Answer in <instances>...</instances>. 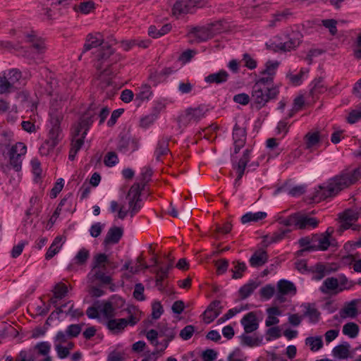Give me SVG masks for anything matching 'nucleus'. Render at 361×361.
Returning a JSON list of instances; mask_svg holds the SVG:
<instances>
[{
    "label": "nucleus",
    "instance_id": "a211bd4d",
    "mask_svg": "<svg viewBox=\"0 0 361 361\" xmlns=\"http://www.w3.org/2000/svg\"><path fill=\"white\" fill-rule=\"evenodd\" d=\"M26 40L31 44V47L34 49L37 54H42L45 51L47 47L43 39L37 37L33 32L25 35Z\"/></svg>",
    "mask_w": 361,
    "mask_h": 361
},
{
    "label": "nucleus",
    "instance_id": "9b49d317",
    "mask_svg": "<svg viewBox=\"0 0 361 361\" xmlns=\"http://www.w3.org/2000/svg\"><path fill=\"white\" fill-rule=\"evenodd\" d=\"M219 300L212 301L203 313V319L207 324L213 322L221 313L222 310Z\"/></svg>",
    "mask_w": 361,
    "mask_h": 361
},
{
    "label": "nucleus",
    "instance_id": "f704fd0d",
    "mask_svg": "<svg viewBox=\"0 0 361 361\" xmlns=\"http://www.w3.org/2000/svg\"><path fill=\"white\" fill-rule=\"evenodd\" d=\"M357 314V310L356 307V303L355 300L351 301L347 305H345L341 311L340 316L342 318L347 317L354 318Z\"/></svg>",
    "mask_w": 361,
    "mask_h": 361
},
{
    "label": "nucleus",
    "instance_id": "6e6d98bb",
    "mask_svg": "<svg viewBox=\"0 0 361 361\" xmlns=\"http://www.w3.org/2000/svg\"><path fill=\"white\" fill-rule=\"evenodd\" d=\"M95 8V4L92 1H87L81 2L76 8L77 11H80L82 13L87 14L90 13Z\"/></svg>",
    "mask_w": 361,
    "mask_h": 361
},
{
    "label": "nucleus",
    "instance_id": "e2e57ef3",
    "mask_svg": "<svg viewBox=\"0 0 361 361\" xmlns=\"http://www.w3.org/2000/svg\"><path fill=\"white\" fill-rule=\"evenodd\" d=\"M322 25L327 28L330 34L333 36L337 34L338 30L336 27L337 21L334 19H324L322 20Z\"/></svg>",
    "mask_w": 361,
    "mask_h": 361
},
{
    "label": "nucleus",
    "instance_id": "1a4fd4ad",
    "mask_svg": "<svg viewBox=\"0 0 361 361\" xmlns=\"http://www.w3.org/2000/svg\"><path fill=\"white\" fill-rule=\"evenodd\" d=\"M188 36L190 43H200L214 37L209 26L207 27H193Z\"/></svg>",
    "mask_w": 361,
    "mask_h": 361
},
{
    "label": "nucleus",
    "instance_id": "72a5a7b5",
    "mask_svg": "<svg viewBox=\"0 0 361 361\" xmlns=\"http://www.w3.org/2000/svg\"><path fill=\"white\" fill-rule=\"evenodd\" d=\"M107 262H109V259L106 254L99 253L94 255L92 262V271L97 269L105 270L106 269V265Z\"/></svg>",
    "mask_w": 361,
    "mask_h": 361
},
{
    "label": "nucleus",
    "instance_id": "423d86ee",
    "mask_svg": "<svg viewBox=\"0 0 361 361\" xmlns=\"http://www.w3.org/2000/svg\"><path fill=\"white\" fill-rule=\"evenodd\" d=\"M135 310L134 307H128L126 310L130 314L128 318H122V319H111L106 323L107 328L114 332H121L123 331L128 325L134 326L135 325L139 319L136 317L133 314V311Z\"/></svg>",
    "mask_w": 361,
    "mask_h": 361
},
{
    "label": "nucleus",
    "instance_id": "f3484780",
    "mask_svg": "<svg viewBox=\"0 0 361 361\" xmlns=\"http://www.w3.org/2000/svg\"><path fill=\"white\" fill-rule=\"evenodd\" d=\"M155 274V286L160 292H164L168 286V282L166 281L169 277V274L164 269L159 267L156 268L151 271Z\"/></svg>",
    "mask_w": 361,
    "mask_h": 361
},
{
    "label": "nucleus",
    "instance_id": "4c0bfd02",
    "mask_svg": "<svg viewBox=\"0 0 361 361\" xmlns=\"http://www.w3.org/2000/svg\"><path fill=\"white\" fill-rule=\"evenodd\" d=\"M350 345L348 343L336 346L333 349L334 356L339 359H345L349 355Z\"/></svg>",
    "mask_w": 361,
    "mask_h": 361
},
{
    "label": "nucleus",
    "instance_id": "cd10ccee",
    "mask_svg": "<svg viewBox=\"0 0 361 361\" xmlns=\"http://www.w3.org/2000/svg\"><path fill=\"white\" fill-rule=\"evenodd\" d=\"M112 73L113 71L110 67L106 68L99 73L98 79L100 80L99 86L102 90H104L111 85V78L109 75Z\"/></svg>",
    "mask_w": 361,
    "mask_h": 361
},
{
    "label": "nucleus",
    "instance_id": "680f3d73",
    "mask_svg": "<svg viewBox=\"0 0 361 361\" xmlns=\"http://www.w3.org/2000/svg\"><path fill=\"white\" fill-rule=\"evenodd\" d=\"M83 326V323L78 324H71L67 326L66 331L71 338H75L80 334Z\"/></svg>",
    "mask_w": 361,
    "mask_h": 361
},
{
    "label": "nucleus",
    "instance_id": "aec40b11",
    "mask_svg": "<svg viewBox=\"0 0 361 361\" xmlns=\"http://www.w3.org/2000/svg\"><path fill=\"white\" fill-rule=\"evenodd\" d=\"M123 234V229L121 227L114 226L109 229L104 243L108 244H116L119 242Z\"/></svg>",
    "mask_w": 361,
    "mask_h": 361
},
{
    "label": "nucleus",
    "instance_id": "49530a36",
    "mask_svg": "<svg viewBox=\"0 0 361 361\" xmlns=\"http://www.w3.org/2000/svg\"><path fill=\"white\" fill-rule=\"evenodd\" d=\"M290 15V13L288 10L275 13L272 19L269 20V27H274L276 26L277 23L285 21Z\"/></svg>",
    "mask_w": 361,
    "mask_h": 361
},
{
    "label": "nucleus",
    "instance_id": "052dcab7",
    "mask_svg": "<svg viewBox=\"0 0 361 361\" xmlns=\"http://www.w3.org/2000/svg\"><path fill=\"white\" fill-rule=\"evenodd\" d=\"M68 293V287L66 284L59 283L54 286V295L56 298L62 299Z\"/></svg>",
    "mask_w": 361,
    "mask_h": 361
},
{
    "label": "nucleus",
    "instance_id": "f03ea898",
    "mask_svg": "<svg viewBox=\"0 0 361 361\" xmlns=\"http://www.w3.org/2000/svg\"><path fill=\"white\" fill-rule=\"evenodd\" d=\"M279 94V85L269 84L267 82V80L257 79L252 88V105L257 109H260L270 100L276 99Z\"/></svg>",
    "mask_w": 361,
    "mask_h": 361
},
{
    "label": "nucleus",
    "instance_id": "ea45409f",
    "mask_svg": "<svg viewBox=\"0 0 361 361\" xmlns=\"http://www.w3.org/2000/svg\"><path fill=\"white\" fill-rule=\"evenodd\" d=\"M298 217L299 212H296L288 216L287 218L279 217L277 221L279 224L285 226H295L298 228Z\"/></svg>",
    "mask_w": 361,
    "mask_h": 361
},
{
    "label": "nucleus",
    "instance_id": "a19ab883",
    "mask_svg": "<svg viewBox=\"0 0 361 361\" xmlns=\"http://www.w3.org/2000/svg\"><path fill=\"white\" fill-rule=\"evenodd\" d=\"M305 344L309 345L313 352L317 351L323 347V341L321 336H310L305 339Z\"/></svg>",
    "mask_w": 361,
    "mask_h": 361
},
{
    "label": "nucleus",
    "instance_id": "c9c22d12",
    "mask_svg": "<svg viewBox=\"0 0 361 361\" xmlns=\"http://www.w3.org/2000/svg\"><path fill=\"white\" fill-rule=\"evenodd\" d=\"M99 312L107 319L113 318L115 316V307L111 302H99Z\"/></svg>",
    "mask_w": 361,
    "mask_h": 361
},
{
    "label": "nucleus",
    "instance_id": "338daca9",
    "mask_svg": "<svg viewBox=\"0 0 361 361\" xmlns=\"http://www.w3.org/2000/svg\"><path fill=\"white\" fill-rule=\"evenodd\" d=\"M104 162L106 166H115L118 162L117 154L114 152H108L104 157Z\"/></svg>",
    "mask_w": 361,
    "mask_h": 361
},
{
    "label": "nucleus",
    "instance_id": "c03bdc74",
    "mask_svg": "<svg viewBox=\"0 0 361 361\" xmlns=\"http://www.w3.org/2000/svg\"><path fill=\"white\" fill-rule=\"evenodd\" d=\"M246 130L245 128L240 127L238 124H235L233 129V142L242 141L243 142H246Z\"/></svg>",
    "mask_w": 361,
    "mask_h": 361
},
{
    "label": "nucleus",
    "instance_id": "13d9d810",
    "mask_svg": "<svg viewBox=\"0 0 361 361\" xmlns=\"http://www.w3.org/2000/svg\"><path fill=\"white\" fill-rule=\"evenodd\" d=\"M360 119H361V103L349 113V115L347 117V121L350 124H353L357 122Z\"/></svg>",
    "mask_w": 361,
    "mask_h": 361
},
{
    "label": "nucleus",
    "instance_id": "8fccbe9b",
    "mask_svg": "<svg viewBox=\"0 0 361 361\" xmlns=\"http://www.w3.org/2000/svg\"><path fill=\"white\" fill-rule=\"evenodd\" d=\"M152 94L151 87L149 85H142L139 92L135 94V100L143 102L149 98Z\"/></svg>",
    "mask_w": 361,
    "mask_h": 361
},
{
    "label": "nucleus",
    "instance_id": "b1692460",
    "mask_svg": "<svg viewBox=\"0 0 361 361\" xmlns=\"http://www.w3.org/2000/svg\"><path fill=\"white\" fill-rule=\"evenodd\" d=\"M114 42L115 40H111V42ZM112 43L109 42H104L102 46L97 50L96 57L97 60L99 61H106L109 59L114 53V50L111 48Z\"/></svg>",
    "mask_w": 361,
    "mask_h": 361
},
{
    "label": "nucleus",
    "instance_id": "864d4df0",
    "mask_svg": "<svg viewBox=\"0 0 361 361\" xmlns=\"http://www.w3.org/2000/svg\"><path fill=\"white\" fill-rule=\"evenodd\" d=\"M142 184L141 183H134L130 188L127 195V198L135 197L141 199V192L143 190Z\"/></svg>",
    "mask_w": 361,
    "mask_h": 361
},
{
    "label": "nucleus",
    "instance_id": "473e14b6",
    "mask_svg": "<svg viewBox=\"0 0 361 361\" xmlns=\"http://www.w3.org/2000/svg\"><path fill=\"white\" fill-rule=\"evenodd\" d=\"M267 214L264 212H257L256 213L247 212L241 217L242 224H245L251 221L257 222L267 217Z\"/></svg>",
    "mask_w": 361,
    "mask_h": 361
},
{
    "label": "nucleus",
    "instance_id": "5fc2aeb1",
    "mask_svg": "<svg viewBox=\"0 0 361 361\" xmlns=\"http://www.w3.org/2000/svg\"><path fill=\"white\" fill-rule=\"evenodd\" d=\"M153 171L149 166H145L141 170L140 176V183L142 184V188H145L146 184L151 180Z\"/></svg>",
    "mask_w": 361,
    "mask_h": 361
},
{
    "label": "nucleus",
    "instance_id": "dca6fc26",
    "mask_svg": "<svg viewBox=\"0 0 361 361\" xmlns=\"http://www.w3.org/2000/svg\"><path fill=\"white\" fill-rule=\"evenodd\" d=\"M301 37L302 35L299 32H293L289 35V39L284 43H280L278 47L283 51H290L299 46Z\"/></svg>",
    "mask_w": 361,
    "mask_h": 361
},
{
    "label": "nucleus",
    "instance_id": "f257e3e1",
    "mask_svg": "<svg viewBox=\"0 0 361 361\" xmlns=\"http://www.w3.org/2000/svg\"><path fill=\"white\" fill-rule=\"evenodd\" d=\"M361 178V166L352 171H343L329 180L326 185H319L311 197L312 202H319L337 195L341 190L354 184Z\"/></svg>",
    "mask_w": 361,
    "mask_h": 361
},
{
    "label": "nucleus",
    "instance_id": "37998d69",
    "mask_svg": "<svg viewBox=\"0 0 361 361\" xmlns=\"http://www.w3.org/2000/svg\"><path fill=\"white\" fill-rule=\"evenodd\" d=\"M128 199V210L130 217H133L142 208L141 199L130 197Z\"/></svg>",
    "mask_w": 361,
    "mask_h": 361
},
{
    "label": "nucleus",
    "instance_id": "0eeeda50",
    "mask_svg": "<svg viewBox=\"0 0 361 361\" xmlns=\"http://www.w3.org/2000/svg\"><path fill=\"white\" fill-rule=\"evenodd\" d=\"M26 152L27 147L23 142H17L9 150V164L17 172L21 170L22 157Z\"/></svg>",
    "mask_w": 361,
    "mask_h": 361
},
{
    "label": "nucleus",
    "instance_id": "393cba45",
    "mask_svg": "<svg viewBox=\"0 0 361 361\" xmlns=\"http://www.w3.org/2000/svg\"><path fill=\"white\" fill-rule=\"evenodd\" d=\"M279 292L282 295H295L296 287L291 281L281 279L277 283Z\"/></svg>",
    "mask_w": 361,
    "mask_h": 361
},
{
    "label": "nucleus",
    "instance_id": "603ef678",
    "mask_svg": "<svg viewBox=\"0 0 361 361\" xmlns=\"http://www.w3.org/2000/svg\"><path fill=\"white\" fill-rule=\"evenodd\" d=\"M92 274V278L99 281L101 283L108 285L111 282V278L109 276H107L103 271L102 270H95L93 273V271L89 274V276Z\"/></svg>",
    "mask_w": 361,
    "mask_h": 361
},
{
    "label": "nucleus",
    "instance_id": "3c124183",
    "mask_svg": "<svg viewBox=\"0 0 361 361\" xmlns=\"http://www.w3.org/2000/svg\"><path fill=\"white\" fill-rule=\"evenodd\" d=\"M242 344L249 347L258 346L262 343V338L259 337H252L247 335H242Z\"/></svg>",
    "mask_w": 361,
    "mask_h": 361
},
{
    "label": "nucleus",
    "instance_id": "774afa93",
    "mask_svg": "<svg viewBox=\"0 0 361 361\" xmlns=\"http://www.w3.org/2000/svg\"><path fill=\"white\" fill-rule=\"evenodd\" d=\"M194 332V326L187 325L180 331L179 336L183 340L188 341L192 336Z\"/></svg>",
    "mask_w": 361,
    "mask_h": 361
},
{
    "label": "nucleus",
    "instance_id": "0e129e2a",
    "mask_svg": "<svg viewBox=\"0 0 361 361\" xmlns=\"http://www.w3.org/2000/svg\"><path fill=\"white\" fill-rule=\"evenodd\" d=\"M305 315L308 317L312 322L316 323L319 321L320 313L316 308L308 305Z\"/></svg>",
    "mask_w": 361,
    "mask_h": 361
},
{
    "label": "nucleus",
    "instance_id": "6e6552de",
    "mask_svg": "<svg viewBox=\"0 0 361 361\" xmlns=\"http://www.w3.org/2000/svg\"><path fill=\"white\" fill-rule=\"evenodd\" d=\"M312 240L313 241V245L311 246H308L305 249V250L307 251H313V250H326L330 246L336 247L337 245V242L336 239H329L322 235V233H317L312 236Z\"/></svg>",
    "mask_w": 361,
    "mask_h": 361
},
{
    "label": "nucleus",
    "instance_id": "6ab92c4d",
    "mask_svg": "<svg viewBox=\"0 0 361 361\" xmlns=\"http://www.w3.org/2000/svg\"><path fill=\"white\" fill-rule=\"evenodd\" d=\"M194 10L190 0H177L172 9L173 15L191 13Z\"/></svg>",
    "mask_w": 361,
    "mask_h": 361
},
{
    "label": "nucleus",
    "instance_id": "20e7f679",
    "mask_svg": "<svg viewBox=\"0 0 361 361\" xmlns=\"http://www.w3.org/2000/svg\"><path fill=\"white\" fill-rule=\"evenodd\" d=\"M50 123L51 127L49 131L48 139L44 145L48 147V150L53 149L62 139L60 123L63 120V113L61 102L53 100L49 110Z\"/></svg>",
    "mask_w": 361,
    "mask_h": 361
},
{
    "label": "nucleus",
    "instance_id": "a878e982",
    "mask_svg": "<svg viewBox=\"0 0 361 361\" xmlns=\"http://www.w3.org/2000/svg\"><path fill=\"white\" fill-rule=\"evenodd\" d=\"M169 152V139L163 138L159 140L154 151V156L156 157V160L157 161H161V157L166 155Z\"/></svg>",
    "mask_w": 361,
    "mask_h": 361
},
{
    "label": "nucleus",
    "instance_id": "ddd939ff",
    "mask_svg": "<svg viewBox=\"0 0 361 361\" xmlns=\"http://www.w3.org/2000/svg\"><path fill=\"white\" fill-rule=\"evenodd\" d=\"M279 66V62L277 61H268L265 63V68L260 72L262 77L259 79H264L267 80H271L270 82L267 81L269 84L274 83V78L276 75V70Z\"/></svg>",
    "mask_w": 361,
    "mask_h": 361
},
{
    "label": "nucleus",
    "instance_id": "bf43d9fd",
    "mask_svg": "<svg viewBox=\"0 0 361 361\" xmlns=\"http://www.w3.org/2000/svg\"><path fill=\"white\" fill-rule=\"evenodd\" d=\"M291 231L290 229H280L279 231L274 232L271 236L269 237V243H277L283 240L286 235ZM268 238V236H267Z\"/></svg>",
    "mask_w": 361,
    "mask_h": 361
},
{
    "label": "nucleus",
    "instance_id": "4be33fe9",
    "mask_svg": "<svg viewBox=\"0 0 361 361\" xmlns=\"http://www.w3.org/2000/svg\"><path fill=\"white\" fill-rule=\"evenodd\" d=\"M338 279L335 277H329L326 278L322 283V286H320L319 290L322 293L329 294V293H338Z\"/></svg>",
    "mask_w": 361,
    "mask_h": 361
},
{
    "label": "nucleus",
    "instance_id": "e433bc0d",
    "mask_svg": "<svg viewBox=\"0 0 361 361\" xmlns=\"http://www.w3.org/2000/svg\"><path fill=\"white\" fill-rule=\"evenodd\" d=\"M233 268L231 269L233 273L232 278L233 279H240L243 273L247 270V266L245 262L240 261L233 262Z\"/></svg>",
    "mask_w": 361,
    "mask_h": 361
},
{
    "label": "nucleus",
    "instance_id": "c756f323",
    "mask_svg": "<svg viewBox=\"0 0 361 361\" xmlns=\"http://www.w3.org/2000/svg\"><path fill=\"white\" fill-rule=\"evenodd\" d=\"M213 35L225 32L229 30V25L228 22L224 20H216L209 25Z\"/></svg>",
    "mask_w": 361,
    "mask_h": 361
},
{
    "label": "nucleus",
    "instance_id": "7c9ffc66",
    "mask_svg": "<svg viewBox=\"0 0 361 361\" xmlns=\"http://www.w3.org/2000/svg\"><path fill=\"white\" fill-rule=\"evenodd\" d=\"M62 237L61 236H56L54 241L52 242L51 245L49 247L46 255L45 258L46 259H51L55 255H56L61 246H62Z\"/></svg>",
    "mask_w": 361,
    "mask_h": 361
},
{
    "label": "nucleus",
    "instance_id": "bb28decb",
    "mask_svg": "<svg viewBox=\"0 0 361 361\" xmlns=\"http://www.w3.org/2000/svg\"><path fill=\"white\" fill-rule=\"evenodd\" d=\"M319 221L316 218L310 217L305 214L299 213L298 228L304 229L307 227L315 228L318 226Z\"/></svg>",
    "mask_w": 361,
    "mask_h": 361
},
{
    "label": "nucleus",
    "instance_id": "4d7b16f0",
    "mask_svg": "<svg viewBox=\"0 0 361 361\" xmlns=\"http://www.w3.org/2000/svg\"><path fill=\"white\" fill-rule=\"evenodd\" d=\"M90 257V252L85 248L80 249L75 255L74 260L78 265L85 264Z\"/></svg>",
    "mask_w": 361,
    "mask_h": 361
},
{
    "label": "nucleus",
    "instance_id": "7ed1b4c3",
    "mask_svg": "<svg viewBox=\"0 0 361 361\" xmlns=\"http://www.w3.org/2000/svg\"><path fill=\"white\" fill-rule=\"evenodd\" d=\"M279 94V85L269 84L267 82V80L257 79L252 88V105L257 109H260L270 100L276 99Z\"/></svg>",
    "mask_w": 361,
    "mask_h": 361
},
{
    "label": "nucleus",
    "instance_id": "f8f14e48",
    "mask_svg": "<svg viewBox=\"0 0 361 361\" xmlns=\"http://www.w3.org/2000/svg\"><path fill=\"white\" fill-rule=\"evenodd\" d=\"M139 147L138 142L135 139L130 140L127 135H121L118 142L117 149L119 152L126 153L129 149L132 152L137 150Z\"/></svg>",
    "mask_w": 361,
    "mask_h": 361
},
{
    "label": "nucleus",
    "instance_id": "5701e85b",
    "mask_svg": "<svg viewBox=\"0 0 361 361\" xmlns=\"http://www.w3.org/2000/svg\"><path fill=\"white\" fill-rule=\"evenodd\" d=\"M229 78V74L225 70H221L218 73L209 74L205 77L204 80L207 83L222 84Z\"/></svg>",
    "mask_w": 361,
    "mask_h": 361
},
{
    "label": "nucleus",
    "instance_id": "4468645a",
    "mask_svg": "<svg viewBox=\"0 0 361 361\" xmlns=\"http://www.w3.org/2000/svg\"><path fill=\"white\" fill-rule=\"evenodd\" d=\"M241 324L244 327L246 334L252 333L258 329L259 324L255 312H250L245 314L241 319Z\"/></svg>",
    "mask_w": 361,
    "mask_h": 361
},
{
    "label": "nucleus",
    "instance_id": "2f4dec72",
    "mask_svg": "<svg viewBox=\"0 0 361 361\" xmlns=\"http://www.w3.org/2000/svg\"><path fill=\"white\" fill-rule=\"evenodd\" d=\"M35 355L34 350H21L16 356L15 361H35ZM6 361H13L11 356L6 358Z\"/></svg>",
    "mask_w": 361,
    "mask_h": 361
},
{
    "label": "nucleus",
    "instance_id": "58836bf2",
    "mask_svg": "<svg viewBox=\"0 0 361 361\" xmlns=\"http://www.w3.org/2000/svg\"><path fill=\"white\" fill-rule=\"evenodd\" d=\"M357 213L351 209H347L340 215V219L345 223V225H343L344 229L348 228L350 222L357 220Z\"/></svg>",
    "mask_w": 361,
    "mask_h": 361
},
{
    "label": "nucleus",
    "instance_id": "39448f33",
    "mask_svg": "<svg viewBox=\"0 0 361 361\" xmlns=\"http://www.w3.org/2000/svg\"><path fill=\"white\" fill-rule=\"evenodd\" d=\"M208 109L204 106H199L196 108H188L178 118L179 126L185 127L192 122H198L205 116Z\"/></svg>",
    "mask_w": 361,
    "mask_h": 361
},
{
    "label": "nucleus",
    "instance_id": "2eb2a0df",
    "mask_svg": "<svg viewBox=\"0 0 361 361\" xmlns=\"http://www.w3.org/2000/svg\"><path fill=\"white\" fill-rule=\"evenodd\" d=\"M104 42L101 38V35L99 33H97L95 35L91 34L88 35L83 47V50L82 51L81 55L79 56V59H80L82 54H84L85 52L91 49H98Z\"/></svg>",
    "mask_w": 361,
    "mask_h": 361
},
{
    "label": "nucleus",
    "instance_id": "a18cd8bd",
    "mask_svg": "<svg viewBox=\"0 0 361 361\" xmlns=\"http://www.w3.org/2000/svg\"><path fill=\"white\" fill-rule=\"evenodd\" d=\"M310 271L314 274L312 279L315 281L322 280L327 272L325 265L321 263L317 264L314 267L311 268Z\"/></svg>",
    "mask_w": 361,
    "mask_h": 361
},
{
    "label": "nucleus",
    "instance_id": "de8ad7c7",
    "mask_svg": "<svg viewBox=\"0 0 361 361\" xmlns=\"http://www.w3.org/2000/svg\"><path fill=\"white\" fill-rule=\"evenodd\" d=\"M312 87L310 90V94L312 96H314L317 94H320L324 92L326 87L323 84V78H315L312 82Z\"/></svg>",
    "mask_w": 361,
    "mask_h": 361
},
{
    "label": "nucleus",
    "instance_id": "69168bd1",
    "mask_svg": "<svg viewBox=\"0 0 361 361\" xmlns=\"http://www.w3.org/2000/svg\"><path fill=\"white\" fill-rule=\"evenodd\" d=\"M274 286L271 284H268L260 289L259 293L262 298L269 300L274 295Z\"/></svg>",
    "mask_w": 361,
    "mask_h": 361
},
{
    "label": "nucleus",
    "instance_id": "09e8293b",
    "mask_svg": "<svg viewBox=\"0 0 361 361\" xmlns=\"http://www.w3.org/2000/svg\"><path fill=\"white\" fill-rule=\"evenodd\" d=\"M305 145L307 149H310L314 146H315L320 140L319 133L309 132L305 136Z\"/></svg>",
    "mask_w": 361,
    "mask_h": 361
},
{
    "label": "nucleus",
    "instance_id": "412c9836",
    "mask_svg": "<svg viewBox=\"0 0 361 361\" xmlns=\"http://www.w3.org/2000/svg\"><path fill=\"white\" fill-rule=\"evenodd\" d=\"M268 261L267 252L262 249L256 250L249 259V262L252 267H259L263 266Z\"/></svg>",
    "mask_w": 361,
    "mask_h": 361
},
{
    "label": "nucleus",
    "instance_id": "c85d7f7f",
    "mask_svg": "<svg viewBox=\"0 0 361 361\" xmlns=\"http://www.w3.org/2000/svg\"><path fill=\"white\" fill-rule=\"evenodd\" d=\"M259 286V283L255 281H250L239 289V295L242 300L248 298L254 290Z\"/></svg>",
    "mask_w": 361,
    "mask_h": 361
},
{
    "label": "nucleus",
    "instance_id": "79ce46f5",
    "mask_svg": "<svg viewBox=\"0 0 361 361\" xmlns=\"http://www.w3.org/2000/svg\"><path fill=\"white\" fill-rule=\"evenodd\" d=\"M359 333V326L354 322H348L343 326V334L350 338H355Z\"/></svg>",
    "mask_w": 361,
    "mask_h": 361
},
{
    "label": "nucleus",
    "instance_id": "9d476101",
    "mask_svg": "<svg viewBox=\"0 0 361 361\" xmlns=\"http://www.w3.org/2000/svg\"><path fill=\"white\" fill-rule=\"evenodd\" d=\"M158 329H159V336H164V339L160 342L161 348L159 351L163 352L169 346V342L175 338L176 333L174 329L163 323L159 324Z\"/></svg>",
    "mask_w": 361,
    "mask_h": 361
}]
</instances>
